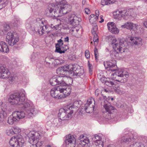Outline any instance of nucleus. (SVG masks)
<instances>
[{
	"label": "nucleus",
	"instance_id": "nucleus-1",
	"mask_svg": "<svg viewBox=\"0 0 147 147\" xmlns=\"http://www.w3.org/2000/svg\"><path fill=\"white\" fill-rule=\"evenodd\" d=\"M71 6L65 0L61 1L54 4H50L48 8V13L49 16L57 18L67 13Z\"/></svg>",
	"mask_w": 147,
	"mask_h": 147
},
{
	"label": "nucleus",
	"instance_id": "nucleus-2",
	"mask_svg": "<svg viewBox=\"0 0 147 147\" xmlns=\"http://www.w3.org/2000/svg\"><path fill=\"white\" fill-rule=\"evenodd\" d=\"M25 91L22 90L20 92L11 95L8 98V101L11 105H22V107L28 111L33 105L32 103L29 100L25 101Z\"/></svg>",
	"mask_w": 147,
	"mask_h": 147
},
{
	"label": "nucleus",
	"instance_id": "nucleus-3",
	"mask_svg": "<svg viewBox=\"0 0 147 147\" xmlns=\"http://www.w3.org/2000/svg\"><path fill=\"white\" fill-rule=\"evenodd\" d=\"M77 19V17L74 15H72L71 16H69L68 20L69 27L71 28L70 30V32L73 36L79 37L82 34V32L81 30H80L78 27L76 26L79 23V21Z\"/></svg>",
	"mask_w": 147,
	"mask_h": 147
},
{
	"label": "nucleus",
	"instance_id": "nucleus-4",
	"mask_svg": "<svg viewBox=\"0 0 147 147\" xmlns=\"http://www.w3.org/2000/svg\"><path fill=\"white\" fill-rule=\"evenodd\" d=\"M77 111L76 107L74 105L67 106L59 109L58 116L63 120H67L71 118L74 112H76Z\"/></svg>",
	"mask_w": 147,
	"mask_h": 147
},
{
	"label": "nucleus",
	"instance_id": "nucleus-5",
	"mask_svg": "<svg viewBox=\"0 0 147 147\" xmlns=\"http://www.w3.org/2000/svg\"><path fill=\"white\" fill-rule=\"evenodd\" d=\"M108 38H111L112 40L111 44L112 45L113 48L115 51L113 53H115L116 52L117 53H123L127 49V46L126 45V42L123 40H117L111 36L107 37Z\"/></svg>",
	"mask_w": 147,
	"mask_h": 147
},
{
	"label": "nucleus",
	"instance_id": "nucleus-6",
	"mask_svg": "<svg viewBox=\"0 0 147 147\" xmlns=\"http://www.w3.org/2000/svg\"><path fill=\"white\" fill-rule=\"evenodd\" d=\"M29 142L31 144L30 147H40L43 144V142L40 140V136L37 132H30L28 134Z\"/></svg>",
	"mask_w": 147,
	"mask_h": 147
},
{
	"label": "nucleus",
	"instance_id": "nucleus-7",
	"mask_svg": "<svg viewBox=\"0 0 147 147\" xmlns=\"http://www.w3.org/2000/svg\"><path fill=\"white\" fill-rule=\"evenodd\" d=\"M29 21L28 20L26 23V26L28 28H31L33 27L34 30L36 32H38L39 34L40 35H42L46 33L50 32L49 30L48 27L46 25L40 26L39 23L36 22L33 24H29Z\"/></svg>",
	"mask_w": 147,
	"mask_h": 147
},
{
	"label": "nucleus",
	"instance_id": "nucleus-8",
	"mask_svg": "<svg viewBox=\"0 0 147 147\" xmlns=\"http://www.w3.org/2000/svg\"><path fill=\"white\" fill-rule=\"evenodd\" d=\"M128 77L129 75L127 72L121 70L117 71L111 76L114 80L121 83L126 82Z\"/></svg>",
	"mask_w": 147,
	"mask_h": 147
},
{
	"label": "nucleus",
	"instance_id": "nucleus-9",
	"mask_svg": "<svg viewBox=\"0 0 147 147\" xmlns=\"http://www.w3.org/2000/svg\"><path fill=\"white\" fill-rule=\"evenodd\" d=\"M9 143L13 147H23L25 144L24 139L21 136L19 135L11 138Z\"/></svg>",
	"mask_w": 147,
	"mask_h": 147
},
{
	"label": "nucleus",
	"instance_id": "nucleus-10",
	"mask_svg": "<svg viewBox=\"0 0 147 147\" xmlns=\"http://www.w3.org/2000/svg\"><path fill=\"white\" fill-rule=\"evenodd\" d=\"M73 66L72 65H69L68 66H65L61 68H58L56 70L57 73L58 75H62L64 76L67 75L68 79L71 81L72 79L70 77V72L73 69Z\"/></svg>",
	"mask_w": 147,
	"mask_h": 147
},
{
	"label": "nucleus",
	"instance_id": "nucleus-11",
	"mask_svg": "<svg viewBox=\"0 0 147 147\" xmlns=\"http://www.w3.org/2000/svg\"><path fill=\"white\" fill-rule=\"evenodd\" d=\"M18 40L19 39L16 32L10 31L7 33L6 36V41L8 42L9 45L13 46Z\"/></svg>",
	"mask_w": 147,
	"mask_h": 147
},
{
	"label": "nucleus",
	"instance_id": "nucleus-12",
	"mask_svg": "<svg viewBox=\"0 0 147 147\" xmlns=\"http://www.w3.org/2000/svg\"><path fill=\"white\" fill-rule=\"evenodd\" d=\"M0 78H7L10 82H13L15 79L14 75L11 74L9 70L3 66L0 67Z\"/></svg>",
	"mask_w": 147,
	"mask_h": 147
},
{
	"label": "nucleus",
	"instance_id": "nucleus-13",
	"mask_svg": "<svg viewBox=\"0 0 147 147\" xmlns=\"http://www.w3.org/2000/svg\"><path fill=\"white\" fill-rule=\"evenodd\" d=\"M62 89L61 87L60 86H55L50 91V94L51 96L56 99L62 98L63 96L61 94H60L61 93V90Z\"/></svg>",
	"mask_w": 147,
	"mask_h": 147
},
{
	"label": "nucleus",
	"instance_id": "nucleus-14",
	"mask_svg": "<svg viewBox=\"0 0 147 147\" xmlns=\"http://www.w3.org/2000/svg\"><path fill=\"white\" fill-rule=\"evenodd\" d=\"M103 107L106 111L105 113L107 115L108 114L105 116V118L107 119H110V115L109 114H111L113 112V110L115 109L114 107L111 105L110 103L107 100L104 101Z\"/></svg>",
	"mask_w": 147,
	"mask_h": 147
},
{
	"label": "nucleus",
	"instance_id": "nucleus-15",
	"mask_svg": "<svg viewBox=\"0 0 147 147\" xmlns=\"http://www.w3.org/2000/svg\"><path fill=\"white\" fill-rule=\"evenodd\" d=\"M128 11L124 10L123 11L117 10L113 13L114 18L119 20H121L122 18L125 19L126 17L129 16Z\"/></svg>",
	"mask_w": 147,
	"mask_h": 147
},
{
	"label": "nucleus",
	"instance_id": "nucleus-16",
	"mask_svg": "<svg viewBox=\"0 0 147 147\" xmlns=\"http://www.w3.org/2000/svg\"><path fill=\"white\" fill-rule=\"evenodd\" d=\"M93 102H94V104H95L94 99L92 98H90L88 99L87 103L85 104L84 109L87 113H91L93 111L94 106L92 105Z\"/></svg>",
	"mask_w": 147,
	"mask_h": 147
},
{
	"label": "nucleus",
	"instance_id": "nucleus-17",
	"mask_svg": "<svg viewBox=\"0 0 147 147\" xmlns=\"http://www.w3.org/2000/svg\"><path fill=\"white\" fill-rule=\"evenodd\" d=\"M67 147H75L76 144V139L73 135H68L66 136L65 141Z\"/></svg>",
	"mask_w": 147,
	"mask_h": 147
},
{
	"label": "nucleus",
	"instance_id": "nucleus-18",
	"mask_svg": "<svg viewBox=\"0 0 147 147\" xmlns=\"http://www.w3.org/2000/svg\"><path fill=\"white\" fill-rule=\"evenodd\" d=\"M73 69L70 72V76H75L78 77L82 78L84 77L85 75L84 71L83 69L81 68L77 69L73 66Z\"/></svg>",
	"mask_w": 147,
	"mask_h": 147
},
{
	"label": "nucleus",
	"instance_id": "nucleus-19",
	"mask_svg": "<svg viewBox=\"0 0 147 147\" xmlns=\"http://www.w3.org/2000/svg\"><path fill=\"white\" fill-rule=\"evenodd\" d=\"M104 66L106 69H109V70L114 71L117 69L116 62L115 60L104 62Z\"/></svg>",
	"mask_w": 147,
	"mask_h": 147
},
{
	"label": "nucleus",
	"instance_id": "nucleus-20",
	"mask_svg": "<svg viewBox=\"0 0 147 147\" xmlns=\"http://www.w3.org/2000/svg\"><path fill=\"white\" fill-rule=\"evenodd\" d=\"M107 26L109 30L113 33L117 34L119 32V30L117 28L114 22L108 23L107 24Z\"/></svg>",
	"mask_w": 147,
	"mask_h": 147
},
{
	"label": "nucleus",
	"instance_id": "nucleus-21",
	"mask_svg": "<svg viewBox=\"0 0 147 147\" xmlns=\"http://www.w3.org/2000/svg\"><path fill=\"white\" fill-rule=\"evenodd\" d=\"M129 38V42L131 45L140 46L142 44V39L140 38L131 37Z\"/></svg>",
	"mask_w": 147,
	"mask_h": 147
},
{
	"label": "nucleus",
	"instance_id": "nucleus-22",
	"mask_svg": "<svg viewBox=\"0 0 147 147\" xmlns=\"http://www.w3.org/2000/svg\"><path fill=\"white\" fill-rule=\"evenodd\" d=\"M57 84L61 85L60 86H66V85H68V84L66 83V81H65L67 78H68L67 76H57Z\"/></svg>",
	"mask_w": 147,
	"mask_h": 147
},
{
	"label": "nucleus",
	"instance_id": "nucleus-23",
	"mask_svg": "<svg viewBox=\"0 0 147 147\" xmlns=\"http://www.w3.org/2000/svg\"><path fill=\"white\" fill-rule=\"evenodd\" d=\"M121 27L122 28H126L129 30L132 29L135 30L137 29L138 27V25L134 24L131 22H127L124 25H122Z\"/></svg>",
	"mask_w": 147,
	"mask_h": 147
},
{
	"label": "nucleus",
	"instance_id": "nucleus-24",
	"mask_svg": "<svg viewBox=\"0 0 147 147\" xmlns=\"http://www.w3.org/2000/svg\"><path fill=\"white\" fill-rule=\"evenodd\" d=\"M61 86L62 88L61 91V93L63 92V94H61L63 96V98L66 97V96L69 95L71 93V89L68 87H66L65 86Z\"/></svg>",
	"mask_w": 147,
	"mask_h": 147
},
{
	"label": "nucleus",
	"instance_id": "nucleus-25",
	"mask_svg": "<svg viewBox=\"0 0 147 147\" xmlns=\"http://www.w3.org/2000/svg\"><path fill=\"white\" fill-rule=\"evenodd\" d=\"M0 52L4 53H8L9 52L8 46L4 42H0Z\"/></svg>",
	"mask_w": 147,
	"mask_h": 147
},
{
	"label": "nucleus",
	"instance_id": "nucleus-26",
	"mask_svg": "<svg viewBox=\"0 0 147 147\" xmlns=\"http://www.w3.org/2000/svg\"><path fill=\"white\" fill-rule=\"evenodd\" d=\"M79 139L80 140V144L82 145L88 146L90 143V140L88 138L84 135H81Z\"/></svg>",
	"mask_w": 147,
	"mask_h": 147
},
{
	"label": "nucleus",
	"instance_id": "nucleus-27",
	"mask_svg": "<svg viewBox=\"0 0 147 147\" xmlns=\"http://www.w3.org/2000/svg\"><path fill=\"white\" fill-rule=\"evenodd\" d=\"M14 116H15L17 121L19 119H22L24 118L26 116L25 113L22 111H16L13 112Z\"/></svg>",
	"mask_w": 147,
	"mask_h": 147
},
{
	"label": "nucleus",
	"instance_id": "nucleus-28",
	"mask_svg": "<svg viewBox=\"0 0 147 147\" xmlns=\"http://www.w3.org/2000/svg\"><path fill=\"white\" fill-rule=\"evenodd\" d=\"M38 111L34 108L33 105L30 107V109L27 111L28 117H32L33 116L38 113Z\"/></svg>",
	"mask_w": 147,
	"mask_h": 147
},
{
	"label": "nucleus",
	"instance_id": "nucleus-29",
	"mask_svg": "<svg viewBox=\"0 0 147 147\" xmlns=\"http://www.w3.org/2000/svg\"><path fill=\"white\" fill-rule=\"evenodd\" d=\"M14 114L13 113H12V115H10L8 119L7 122L9 124H13L14 121H17L15 116H14Z\"/></svg>",
	"mask_w": 147,
	"mask_h": 147
},
{
	"label": "nucleus",
	"instance_id": "nucleus-30",
	"mask_svg": "<svg viewBox=\"0 0 147 147\" xmlns=\"http://www.w3.org/2000/svg\"><path fill=\"white\" fill-rule=\"evenodd\" d=\"M62 121L63 120L60 118L55 119L54 120V124L56 127H58L61 125Z\"/></svg>",
	"mask_w": 147,
	"mask_h": 147
},
{
	"label": "nucleus",
	"instance_id": "nucleus-31",
	"mask_svg": "<svg viewBox=\"0 0 147 147\" xmlns=\"http://www.w3.org/2000/svg\"><path fill=\"white\" fill-rule=\"evenodd\" d=\"M56 78H57V76H54L50 79L49 82L51 85L55 86L57 85V80Z\"/></svg>",
	"mask_w": 147,
	"mask_h": 147
},
{
	"label": "nucleus",
	"instance_id": "nucleus-32",
	"mask_svg": "<svg viewBox=\"0 0 147 147\" xmlns=\"http://www.w3.org/2000/svg\"><path fill=\"white\" fill-rule=\"evenodd\" d=\"M93 24L94 26L92 30V33L93 35H95V36L96 37V35H97L98 26L95 23Z\"/></svg>",
	"mask_w": 147,
	"mask_h": 147
},
{
	"label": "nucleus",
	"instance_id": "nucleus-33",
	"mask_svg": "<svg viewBox=\"0 0 147 147\" xmlns=\"http://www.w3.org/2000/svg\"><path fill=\"white\" fill-rule=\"evenodd\" d=\"M98 19L97 17H96V16L93 14H91L89 17V20L90 22L93 24L95 23V22Z\"/></svg>",
	"mask_w": 147,
	"mask_h": 147
},
{
	"label": "nucleus",
	"instance_id": "nucleus-34",
	"mask_svg": "<svg viewBox=\"0 0 147 147\" xmlns=\"http://www.w3.org/2000/svg\"><path fill=\"white\" fill-rule=\"evenodd\" d=\"M136 10L133 9H130L128 10V13L129 16L133 17H135L136 16Z\"/></svg>",
	"mask_w": 147,
	"mask_h": 147
},
{
	"label": "nucleus",
	"instance_id": "nucleus-35",
	"mask_svg": "<svg viewBox=\"0 0 147 147\" xmlns=\"http://www.w3.org/2000/svg\"><path fill=\"white\" fill-rule=\"evenodd\" d=\"M6 116V112L0 111V122H2L4 121Z\"/></svg>",
	"mask_w": 147,
	"mask_h": 147
},
{
	"label": "nucleus",
	"instance_id": "nucleus-36",
	"mask_svg": "<svg viewBox=\"0 0 147 147\" xmlns=\"http://www.w3.org/2000/svg\"><path fill=\"white\" fill-rule=\"evenodd\" d=\"M131 138H127L125 137H122L120 140V142L122 144H124L125 143L129 142L131 141Z\"/></svg>",
	"mask_w": 147,
	"mask_h": 147
},
{
	"label": "nucleus",
	"instance_id": "nucleus-37",
	"mask_svg": "<svg viewBox=\"0 0 147 147\" xmlns=\"http://www.w3.org/2000/svg\"><path fill=\"white\" fill-rule=\"evenodd\" d=\"M13 26H18L20 23V20L18 18H15L12 21Z\"/></svg>",
	"mask_w": 147,
	"mask_h": 147
},
{
	"label": "nucleus",
	"instance_id": "nucleus-38",
	"mask_svg": "<svg viewBox=\"0 0 147 147\" xmlns=\"http://www.w3.org/2000/svg\"><path fill=\"white\" fill-rule=\"evenodd\" d=\"M6 106L3 102L0 101V111H3L6 112Z\"/></svg>",
	"mask_w": 147,
	"mask_h": 147
},
{
	"label": "nucleus",
	"instance_id": "nucleus-39",
	"mask_svg": "<svg viewBox=\"0 0 147 147\" xmlns=\"http://www.w3.org/2000/svg\"><path fill=\"white\" fill-rule=\"evenodd\" d=\"M115 91L116 93L120 94H124L125 92L124 90L122 88H121L119 87H115Z\"/></svg>",
	"mask_w": 147,
	"mask_h": 147
},
{
	"label": "nucleus",
	"instance_id": "nucleus-40",
	"mask_svg": "<svg viewBox=\"0 0 147 147\" xmlns=\"http://www.w3.org/2000/svg\"><path fill=\"white\" fill-rule=\"evenodd\" d=\"M94 143L96 147H103L104 143L102 140L95 142Z\"/></svg>",
	"mask_w": 147,
	"mask_h": 147
},
{
	"label": "nucleus",
	"instance_id": "nucleus-41",
	"mask_svg": "<svg viewBox=\"0 0 147 147\" xmlns=\"http://www.w3.org/2000/svg\"><path fill=\"white\" fill-rule=\"evenodd\" d=\"M129 147H144V146L143 144L140 145L138 142H136L135 144L130 145Z\"/></svg>",
	"mask_w": 147,
	"mask_h": 147
},
{
	"label": "nucleus",
	"instance_id": "nucleus-42",
	"mask_svg": "<svg viewBox=\"0 0 147 147\" xmlns=\"http://www.w3.org/2000/svg\"><path fill=\"white\" fill-rule=\"evenodd\" d=\"M14 134H18L20 132L21 130L17 127H13L12 128Z\"/></svg>",
	"mask_w": 147,
	"mask_h": 147
},
{
	"label": "nucleus",
	"instance_id": "nucleus-43",
	"mask_svg": "<svg viewBox=\"0 0 147 147\" xmlns=\"http://www.w3.org/2000/svg\"><path fill=\"white\" fill-rule=\"evenodd\" d=\"M105 84L109 87H111L113 85L114 83L111 81L109 79H108Z\"/></svg>",
	"mask_w": 147,
	"mask_h": 147
},
{
	"label": "nucleus",
	"instance_id": "nucleus-44",
	"mask_svg": "<svg viewBox=\"0 0 147 147\" xmlns=\"http://www.w3.org/2000/svg\"><path fill=\"white\" fill-rule=\"evenodd\" d=\"M54 60V59L53 58H50L49 57H47L45 59V61L47 63L49 64L53 63Z\"/></svg>",
	"mask_w": 147,
	"mask_h": 147
},
{
	"label": "nucleus",
	"instance_id": "nucleus-45",
	"mask_svg": "<svg viewBox=\"0 0 147 147\" xmlns=\"http://www.w3.org/2000/svg\"><path fill=\"white\" fill-rule=\"evenodd\" d=\"M12 129H7L6 131V134L9 136H11L14 134Z\"/></svg>",
	"mask_w": 147,
	"mask_h": 147
},
{
	"label": "nucleus",
	"instance_id": "nucleus-46",
	"mask_svg": "<svg viewBox=\"0 0 147 147\" xmlns=\"http://www.w3.org/2000/svg\"><path fill=\"white\" fill-rule=\"evenodd\" d=\"M56 49L55 51L56 52L59 53L60 54L64 53V51H63V50H61V49H62L61 47H60L56 46Z\"/></svg>",
	"mask_w": 147,
	"mask_h": 147
},
{
	"label": "nucleus",
	"instance_id": "nucleus-47",
	"mask_svg": "<svg viewBox=\"0 0 147 147\" xmlns=\"http://www.w3.org/2000/svg\"><path fill=\"white\" fill-rule=\"evenodd\" d=\"M95 35H94L93 41L94 42V45L96 46L98 44V40L97 35H96V37H95Z\"/></svg>",
	"mask_w": 147,
	"mask_h": 147
},
{
	"label": "nucleus",
	"instance_id": "nucleus-48",
	"mask_svg": "<svg viewBox=\"0 0 147 147\" xmlns=\"http://www.w3.org/2000/svg\"><path fill=\"white\" fill-rule=\"evenodd\" d=\"M55 62L54 63L57 65L61 64L64 62V61L61 60L60 59L54 60Z\"/></svg>",
	"mask_w": 147,
	"mask_h": 147
},
{
	"label": "nucleus",
	"instance_id": "nucleus-49",
	"mask_svg": "<svg viewBox=\"0 0 147 147\" xmlns=\"http://www.w3.org/2000/svg\"><path fill=\"white\" fill-rule=\"evenodd\" d=\"M63 45V41L60 39L58 41V43L56 44V46L61 47Z\"/></svg>",
	"mask_w": 147,
	"mask_h": 147
},
{
	"label": "nucleus",
	"instance_id": "nucleus-50",
	"mask_svg": "<svg viewBox=\"0 0 147 147\" xmlns=\"http://www.w3.org/2000/svg\"><path fill=\"white\" fill-rule=\"evenodd\" d=\"M101 4L102 5L110 4L109 1V0H101Z\"/></svg>",
	"mask_w": 147,
	"mask_h": 147
},
{
	"label": "nucleus",
	"instance_id": "nucleus-51",
	"mask_svg": "<svg viewBox=\"0 0 147 147\" xmlns=\"http://www.w3.org/2000/svg\"><path fill=\"white\" fill-rule=\"evenodd\" d=\"M88 65L89 68V73L90 75H92V65L90 63L89 61H88Z\"/></svg>",
	"mask_w": 147,
	"mask_h": 147
},
{
	"label": "nucleus",
	"instance_id": "nucleus-52",
	"mask_svg": "<svg viewBox=\"0 0 147 147\" xmlns=\"http://www.w3.org/2000/svg\"><path fill=\"white\" fill-rule=\"evenodd\" d=\"M94 138L95 139L94 142H98V141H101L102 138L99 136L98 135H94Z\"/></svg>",
	"mask_w": 147,
	"mask_h": 147
},
{
	"label": "nucleus",
	"instance_id": "nucleus-53",
	"mask_svg": "<svg viewBox=\"0 0 147 147\" xmlns=\"http://www.w3.org/2000/svg\"><path fill=\"white\" fill-rule=\"evenodd\" d=\"M100 79L101 82L102 83H104L105 84L108 80L107 78L104 77L100 78Z\"/></svg>",
	"mask_w": 147,
	"mask_h": 147
},
{
	"label": "nucleus",
	"instance_id": "nucleus-54",
	"mask_svg": "<svg viewBox=\"0 0 147 147\" xmlns=\"http://www.w3.org/2000/svg\"><path fill=\"white\" fill-rule=\"evenodd\" d=\"M52 25H51V28H53L54 29L56 30H57L59 31L60 30V28L59 27V25H57L55 26H52Z\"/></svg>",
	"mask_w": 147,
	"mask_h": 147
},
{
	"label": "nucleus",
	"instance_id": "nucleus-55",
	"mask_svg": "<svg viewBox=\"0 0 147 147\" xmlns=\"http://www.w3.org/2000/svg\"><path fill=\"white\" fill-rule=\"evenodd\" d=\"M94 53L95 55V57L96 60L97 59V56L98 55V52L97 49L96 48V47L95 48L94 50Z\"/></svg>",
	"mask_w": 147,
	"mask_h": 147
},
{
	"label": "nucleus",
	"instance_id": "nucleus-56",
	"mask_svg": "<svg viewBox=\"0 0 147 147\" xmlns=\"http://www.w3.org/2000/svg\"><path fill=\"white\" fill-rule=\"evenodd\" d=\"M85 55L87 59L89 58L90 56L89 51L88 50H86L85 53Z\"/></svg>",
	"mask_w": 147,
	"mask_h": 147
},
{
	"label": "nucleus",
	"instance_id": "nucleus-57",
	"mask_svg": "<svg viewBox=\"0 0 147 147\" xmlns=\"http://www.w3.org/2000/svg\"><path fill=\"white\" fill-rule=\"evenodd\" d=\"M61 48L63 50V51H64V53L65 51H66L69 49L67 45H63L61 47Z\"/></svg>",
	"mask_w": 147,
	"mask_h": 147
},
{
	"label": "nucleus",
	"instance_id": "nucleus-58",
	"mask_svg": "<svg viewBox=\"0 0 147 147\" xmlns=\"http://www.w3.org/2000/svg\"><path fill=\"white\" fill-rule=\"evenodd\" d=\"M140 12L143 14H146L147 13V10L144 8H142Z\"/></svg>",
	"mask_w": 147,
	"mask_h": 147
},
{
	"label": "nucleus",
	"instance_id": "nucleus-59",
	"mask_svg": "<svg viewBox=\"0 0 147 147\" xmlns=\"http://www.w3.org/2000/svg\"><path fill=\"white\" fill-rule=\"evenodd\" d=\"M10 29V27L9 25H4V29L5 31H7Z\"/></svg>",
	"mask_w": 147,
	"mask_h": 147
},
{
	"label": "nucleus",
	"instance_id": "nucleus-60",
	"mask_svg": "<svg viewBox=\"0 0 147 147\" xmlns=\"http://www.w3.org/2000/svg\"><path fill=\"white\" fill-rule=\"evenodd\" d=\"M85 13L87 14H89L90 13V9L88 8H86L85 9Z\"/></svg>",
	"mask_w": 147,
	"mask_h": 147
},
{
	"label": "nucleus",
	"instance_id": "nucleus-61",
	"mask_svg": "<svg viewBox=\"0 0 147 147\" xmlns=\"http://www.w3.org/2000/svg\"><path fill=\"white\" fill-rule=\"evenodd\" d=\"M95 13H96V17H97V18H98V17L99 14V11L98 10H96L95 11Z\"/></svg>",
	"mask_w": 147,
	"mask_h": 147
},
{
	"label": "nucleus",
	"instance_id": "nucleus-62",
	"mask_svg": "<svg viewBox=\"0 0 147 147\" xmlns=\"http://www.w3.org/2000/svg\"><path fill=\"white\" fill-rule=\"evenodd\" d=\"M64 41L65 42H69V38L68 36H66L64 38Z\"/></svg>",
	"mask_w": 147,
	"mask_h": 147
},
{
	"label": "nucleus",
	"instance_id": "nucleus-63",
	"mask_svg": "<svg viewBox=\"0 0 147 147\" xmlns=\"http://www.w3.org/2000/svg\"><path fill=\"white\" fill-rule=\"evenodd\" d=\"M108 90H107L106 89H104L103 90H102V92H101V93L102 95H103V94H102L103 92H105L106 93H107L108 92H109Z\"/></svg>",
	"mask_w": 147,
	"mask_h": 147
},
{
	"label": "nucleus",
	"instance_id": "nucleus-64",
	"mask_svg": "<svg viewBox=\"0 0 147 147\" xmlns=\"http://www.w3.org/2000/svg\"><path fill=\"white\" fill-rule=\"evenodd\" d=\"M109 2L110 4L111 3H114L116 1V0H109Z\"/></svg>",
	"mask_w": 147,
	"mask_h": 147
}]
</instances>
